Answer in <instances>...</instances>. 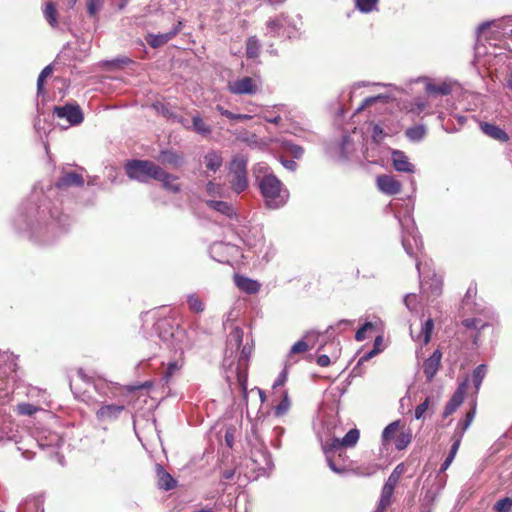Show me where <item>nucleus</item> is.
<instances>
[{"label": "nucleus", "mask_w": 512, "mask_h": 512, "mask_svg": "<svg viewBox=\"0 0 512 512\" xmlns=\"http://www.w3.org/2000/svg\"><path fill=\"white\" fill-rule=\"evenodd\" d=\"M154 179L161 181L165 189L170 190L174 193H177L180 190L179 184L175 182L176 177L166 173L163 169L161 175L159 177H155Z\"/></svg>", "instance_id": "27"}, {"label": "nucleus", "mask_w": 512, "mask_h": 512, "mask_svg": "<svg viewBox=\"0 0 512 512\" xmlns=\"http://www.w3.org/2000/svg\"><path fill=\"white\" fill-rule=\"evenodd\" d=\"M402 228L401 241L405 252L413 258H417L422 251L423 242L410 214L399 219Z\"/></svg>", "instance_id": "3"}, {"label": "nucleus", "mask_w": 512, "mask_h": 512, "mask_svg": "<svg viewBox=\"0 0 512 512\" xmlns=\"http://www.w3.org/2000/svg\"><path fill=\"white\" fill-rule=\"evenodd\" d=\"M181 26L182 23L178 22V24L167 33L149 34L146 41L153 48L160 47L171 40L181 30Z\"/></svg>", "instance_id": "15"}, {"label": "nucleus", "mask_w": 512, "mask_h": 512, "mask_svg": "<svg viewBox=\"0 0 512 512\" xmlns=\"http://www.w3.org/2000/svg\"><path fill=\"white\" fill-rule=\"evenodd\" d=\"M125 170L130 179L143 183L159 177L162 172L160 166L148 160H131L125 165Z\"/></svg>", "instance_id": "4"}, {"label": "nucleus", "mask_w": 512, "mask_h": 512, "mask_svg": "<svg viewBox=\"0 0 512 512\" xmlns=\"http://www.w3.org/2000/svg\"><path fill=\"white\" fill-rule=\"evenodd\" d=\"M387 99H388V97L384 96V95L368 97V98L364 99L362 104L357 108L356 112H360V111L364 110L366 107H369L376 102H387Z\"/></svg>", "instance_id": "45"}, {"label": "nucleus", "mask_w": 512, "mask_h": 512, "mask_svg": "<svg viewBox=\"0 0 512 512\" xmlns=\"http://www.w3.org/2000/svg\"><path fill=\"white\" fill-rule=\"evenodd\" d=\"M442 359L440 350H435L423 363V372L428 381H431L439 370Z\"/></svg>", "instance_id": "14"}, {"label": "nucleus", "mask_w": 512, "mask_h": 512, "mask_svg": "<svg viewBox=\"0 0 512 512\" xmlns=\"http://www.w3.org/2000/svg\"><path fill=\"white\" fill-rule=\"evenodd\" d=\"M512 507V498L505 497L498 500L494 506V509L498 512H508Z\"/></svg>", "instance_id": "48"}, {"label": "nucleus", "mask_w": 512, "mask_h": 512, "mask_svg": "<svg viewBox=\"0 0 512 512\" xmlns=\"http://www.w3.org/2000/svg\"><path fill=\"white\" fill-rule=\"evenodd\" d=\"M463 325L470 329H483L488 325L487 322H482L481 319L478 318H468L463 320Z\"/></svg>", "instance_id": "49"}, {"label": "nucleus", "mask_w": 512, "mask_h": 512, "mask_svg": "<svg viewBox=\"0 0 512 512\" xmlns=\"http://www.w3.org/2000/svg\"><path fill=\"white\" fill-rule=\"evenodd\" d=\"M411 440H412L411 433H401L395 441V446L398 450H403L409 445Z\"/></svg>", "instance_id": "47"}, {"label": "nucleus", "mask_w": 512, "mask_h": 512, "mask_svg": "<svg viewBox=\"0 0 512 512\" xmlns=\"http://www.w3.org/2000/svg\"><path fill=\"white\" fill-rule=\"evenodd\" d=\"M238 381H239L243 391H246V375L239 374Z\"/></svg>", "instance_id": "63"}, {"label": "nucleus", "mask_w": 512, "mask_h": 512, "mask_svg": "<svg viewBox=\"0 0 512 512\" xmlns=\"http://www.w3.org/2000/svg\"><path fill=\"white\" fill-rule=\"evenodd\" d=\"M230 173L233 175L231 180L232 190L240 194L246 190L248 186L247 181V159L243 155H237L232 158L229 164Z\"/></svg>", "instance_id": "6"}, {"label": "nucleus", "mask_w": 512, "mask_h": 512, "mask_svg": "<svg viewBox=\"0 0 512 512\" xmlns=\"http://www.w3.org/2000/svg\"><path fill=\"white\" fill-rule=\"evenodd\" d=\"M155 330L158 337L173 349H181V342L184 338V331L174 326L171 318H161L155 323Z\"/></svg>", "instance_id": "5"}, {"label": "nucleus", "mask_w": 512, "mask_h": 512, "mask_svg": "<svg viewBox=\"0 0 512 512\" xmlns=\"http://www.w3.org/2000/svg\"><path fill=\"white\" fill-rule=\"evenodd\" d=\"M426 134V128L423 125H417L414 127H410L406 130V136L411 141H420L424 138Z\"/></svg>", "instance_id": "34"}, {"label": "nucleus", "mask_w": 512, "mask_h": 512, "mask_svg": "<svg viewBox=\"0 0 512 512\" xmlns=\"http://www.w3.org/2000/svg\"><path fill=\"white\" fill-rule=\"evenodd\" d=\"M206 192L213 198H222L225 196V187L222 184L209 181L206 185Z\"/></svg>", "instance_id": "35"}, {"label": "nucleus", "mask_w": 512, "mask_h": 512, "mask_svg": "<svg viewBox=\"0 0 512 512\" xmlns=\"http://www.w3.org/2000/svg\"><path fill=\"white\" fill-rule=\"evenodd\" d=\"M487 367L484 364L478 365L472 373V380L476 391L480 389L483 379L485 378Z\"/></svg>", "instance_id": "33"}, {"label": "nucleus", "mask_w": 512, "mask_h": 512, "mask_svg": "<svg viewBox=\"0 0 512 512\" xmlns=\"http://www.w3.org/2000/svg\"><path fill=\"white\" fill-rule=\"evenodd\" d=\"M210 254L220 263H229L238 254V248L229 243L215 242L210 246Z\"/></svg>", "instance_id": "10"}, {"label": "nucleus", "mask_w": 512, "mask_h": 512, "mask_svg": "<svg viewBox=\"0 0 512 512\" xmlns=\"http://www.w3.org/2000/svg\"><path fill=\"white\" fill-rule=\"evenodd\" d=\"M54 114L67 122L65 128L79 125L83 121V113L79 106L66 104L64 106L54 107Z\"/></svg>", "instance_id": "9"}, {"label": "nucleus", "mask_w": 512, "mask_h": 512, "mask_svg": "<svg viewBox=\"0 0 512 512\" xmlns=\"http://www.w3.org/2000/svg\"><path fill=\"white\" fill-rule=\"evenodd\" d=\"M442 281L440 277L436 275L431 279V283L429 284V289L431 290V294L434 296H438L441 292Z\"/></svg>", "instance_id": "52"}, {"label": "nucleus", "mask_w": 512, "mask_h": 512, "mask_svg": "<svg viewBox=\"0 0 512 512\" xmlns=\"http://www.w3.org/2000/svg\"><path fill=\"white\" fill-rule=\"evenodd\" d=\"M86 6L89 16L97 18L98 13L104 6V0H86Z\"/></svg>", "instance_id": "41"}, {"label": "nucleus", "mask_w": 512, "mask_h": 512, "mask_svg": "<svg viewBox=\"0 0 512 512\" xmlns=\"http://www.w3.org/2000/svg\"><path fill=\"white\" fill-rule=\"evenodd\" d=\"M37 411V407L29 403H20L17 405V412L21 415L31 416Z\"/></svg>", "instance_id": "51"}, {"label": "nucleus", "mask_w": 512, "mask_h": 512, "mask_svg": "<svg viewBox=\"0 0 512 512\" xmlns=\"http://www.w3.org/2000/svg\"><path fill=\"white\" fill-rule=\"evenodd\" d=\"M350 142L348 137H344L342 144H341V155L344 159L348 158V148H349Z\"/></svg>", "instance_id": "58"}, {"label": "nucleus", "mask_w": 512, "mask_h": 512, "mask_svg": "<svg viewBox=\"0 0 512 512\" xmlns=\"http://www.w3.org/2000/svg\"><path fill=\"white\" fill-rule=\"evenodd\" d=\"M264 119L267 122L273 123V124H278L281 121V117L280 116H275V117L264 116Z\"/></svg>", "instance_id": "62"}, {"label": "nucleus", "mask_w": 512, "mask_h": 512, "mask_svg": "<svg viewBox=\"0 0 512 512\" xmlns=\"http://www.w3.org/2000/svg\"><path fill=\"white\" fill-rule=\"evenodd\" d=\"M460 444H461V440L459 438H454V442L451 446L450 452H449L448 456L446 457L445 461L443 462V464L441 465L440 472H444L449 468V466L453 462V460L458 452Z\"/></svg>", "instance_id": "32"}, {"label": "nucleus", "mask_w": 512, "mask_h": 512, "mask_svg": "<svg viewBox=\"0 0 512 512\" xmlns=\"http://www.w3.org/2000/svg\"><path fill=\"white\" fill-rule=\"evenodd\" d=\"M260 82L257 79L245 76L231 80L227 83V89L235 95H254L258 92Z\"/></svg>", "instance_id": "8"}, {"label": "nucleus", "mask_w": 512, "mask_h": 512, "mask_svg": "<svg viewBox=\"0 0 512 512\" xmlns=\"http://www.w3.org/2000/svg\"><path fill=\"white\" fill-rule=\"evenodd\" d=\"M124 410L123 405L107 404L101 406L96 411V417L99 421H113L116 420L121 412Z\"/></svg>", "instance_id": "16"}, {"label": "nucleus", "mask_w": 512, "mask_h": 512, "mask_svg": "<svg viewBox=\"0 0 512 512\" xmlns=\"http://www.w3.org/2000/svg\"><path fill=\"white\" fill-rule=\"evenodd\" d=\"M52 66L48 65L46 66L39 74L37 79V93L38 95L43 93V86H44V80L51 75L52 73Z\"/></svg>", "instance_id": "44"}, {"label": "nucleus", "mask_w": 512, "mask_h": 512, "mask_svg": "<svg viewBox=\"0 0 512 512\" xmlns=\"http://www.w3.org/2000/svg\"><path fill=\"white\" fill-rule=\"evenodd\" d=\"M426 92L431 95H448L451 93V86L446 82L439 84L427 83Z\"/></svg>", "instance_id": "29"}, {"label": "nucleus", "mask_w": 512, "mask_h": 512, "mask_svg": "<svg viewBox=\"0 0 512 512\" xmlns=\"http://www.w3.org/2000/svg\"><path fill=\"white\" fill-rule=\"evenodd\" d=\"M398 481L399 477L396 476V473H391L384 485L395 488Z\"/></svg>", "instance_id": "61"}, {"label": "nucleus", "mask_w": 512, "mask_h": 512, "mask_svg": "<svg viewBox=\"0 0 512 512\" xmlns=\"http://www.w3.org/2000/svg\"><path fill=\"white\" fill-rule=\"evenodd\" d=\"M235 284L240 290L248 294H255L260 289V284L256 280L241 275L235 276Z\"/></svg>", "instance_id": "22"}, {"label": "nucleus", "mask_w": 512, "mask_h": 512, "mask_svg": "<svg viewBox=\"0 0 512 512\" xmlns=\"http://www.w3.org/2000/svg\"><path fill=\"white\" fill-rule=\"evenodd\" d=\"M314 337L313 333H306L305 336L297 341L289 350V353L286 358V367H291L295 363L299 361V358L296 357V354L304 353L308 351L310 348H313L314 343L312 338Z\"/></svg>", "instance_id": "11"}, {"label": "nucleus", "mask_w": 512, "mask_h": 512, "mask_svg": "<svg viewBox=\"0 0 512 512\" xmlns=\"http://www.w3.org/2000/svg\"><path fill=\"white\" fill-rule=\"evenodd\" d=\"M393 167L398 172L413 173L414 165L409 162L408 157L403 151L394 150L392 152Z\"/></svg>", "instance_id": "17"}, {"label": "nucleus", "mask_w": 512, "mask_h": 512, "mask_svg": "<svg viewBox=\"0 0 512 512\" xmlns=\"http://www.w3.org/2000/svg\"><path fill=\"white\" fill-rule=\"evenodd\" d=\"M298 30L296 23H291L284 15L266 23V35L270 37L292 38L297 35Z\"/></svg>", "instance_id": "7"}, {"label": "nucleus", "mask_w": 512, "mask_h": 512, "mask_svg": "<svg viewBox=\"0 0 512 512\" xmlns=\"http://www.w3.org/2000/svg\"><path fill=\"white\" fill-rule=\"evenodd\" d=\"M379 0H355L356 7L362 13H370L377 9Z\"/></svg>", "instance_id": "37"}, {"label": "nucleus", "mask_w": 512, "mask_h": 512, "mask_svg": "<svg viewBox=\"0 0 512 512\" xmlns=\"http://www.w3.org/2000/svg\"><path fill=\"white\" fill-rule=\"evenodd\" d=\"M416 299H417V296L415 294H408L405 296L404 304L410 311H413L415 309Z\"/></svg>", "instance_id": "56"}, {"label": "nucleus", "mask_w": 512, "mask_h": 512, "mask_svg": "<svg viewBox=\"0 0 512 512\" xmlns=\"http://www.w3.org/2000/svg\"><path fill=\"white\" fill-rule=\"evenodd\" d=\"M378 189L386 195H395L401 191V183L391 175H379L376 179Z\"/></svg>", "instance_id": "13"}, {"label": "nucleus", "mask_w": 512, "mask_h": 512, "mask_svg": "<svg viewBox=\"0 0 512 512\" xmlns=\"http://www.w3.org/2000/svg\"><path fill=\"white\" fill-rule=\"evenodd\" d=\"M158 486L165 491H169L176 486L175 479L162 467L158 468Z\"/></svg>", "instance_id": "25"}, {"label": "nucleus", "mask_w": 512, "mask_h": 512, "mask_svg": "<svg viewBox=\"0 0 512 512\" xmlns=\"http://www.w3.org/2000/svg\"><path fill=\"white\" fill-rule=\"evenodd\" d=\"M375 330V324H373L372 322H366L360 329L357 330L355 334V339L357 341H363L366 338V332Z\"/></svg>", "instance_id": "46"}, {"label": "nucleus", "mask_w": 512, "mask_h": 512, "mask_svg": "<svg viewBox=\"0 0 512 512\" xmlns=\"http://www.w3.org/2000/svg\"><path fill=\"white\" fill-rule=\"evenodd\" d=\"M83 184L84 180L81 175L75 172H70L63 175L57 182L56 186L58 188H62L69 186H82Z\"/></svg>", "instance_id": "23"}, {"label": "nucleus", "mask_w": 512, "mask_h": 512, "mask_svg": "<svg viewBox=\"0 0 512 512\" xmlns=\"http://www.w3.org/2000/svg\"><path fill=\"white\" fill-rule=\"evenodd\" d=\"M480 129L485 135L499 142H507L509 140L508 134L497 125L481 122Z\"/></svg>", "instance_id": "18"}, {"label": "nucleus", "mask_w": 512, "mask_h": 512, "mask_svg": "<svg viewBox=\"0 0 512 512\" xmlns=\"http://www.w3.org/2000/svg\"><path fill=\"white\" fill-rule=\"evenodd\" d=\"M468 380L465 379L457 388V390L452 395L451 399L445 406L443 411V417H448L452 413H454L458 407L463 403L464 397L467 390Z\"/></svg>", "instance_id": "12"}, {"label": "nucleus", "mask_w": 512, "mask_h": 512, "mask_svg": "<svg viewBox=\"0 0 512 512\" xmlns=\"http://www.w3.org/2000/svg\"><path fill=\"white\" fill-rule=\"evenodd\" d=\"M476 415V401L471 403V409L465 415V419L460 421L455 433L454 438H459L462 441L465 431L470 427Z\"/></svg>", "instance_id": "21"}, {"label": "nucleus", "mask_w": 512, "mask_h": 512, "mask_svg": "<svg viewBox=\"0 0 512 512\" xmlns=\"http://www.w3.org/2000/svg\"><path fill=\"white\" fill-rule=\"evenodd\" d=\"M206 203L211 209H213L229 218H232L235 215L233 206L231 204H229L228 202L219 201V200H208Z\"/></svg>", "instance_id": "24"}, {"label": "nucleus", "mask_w": 512, "mask_h": 512, "mask_svg": "<svg viewBox=\"0 0 512 512\" xmlns=\"http://www.w3.org/2000/svg\"><path fill=\"white\" fill-rule=\"evenodd\" d=\"M187 303H188L189 309L195 313H201L204 311V304L196 294L188 295Z\"/></svg>", "instance_id": "39"}, {"label": "nucleus", "mask_w": 512, "mask_h": 512, "mask_svg": "<svg viewBox=\"0 0 512 512\" xmlns=\"http://www.w3.org/2000/svg\"><path fill=\"white\" fill-rule=\"evenodd\" d=\"M282 165L290 171H295L297 169V163L294 160L281 159Z\"/></svg>", "instance_id": "60"}, {"label": "nucleus", "mask_w": 512, "mask_h": 512, "mask_svg": "<svg viewBox=\"0 0 512 512\" xmlns=\"http://www.w3.org/2000/svg\"><path fill=\"white\" fill-rule=\"evenodd\" d=\"M260 53V44L258 39L255 36H251L248 38L246 43V55L248 58L254 59L259 56Z\"/></svg>", "instance_id": "31"}, {"label": "nucleus", "mask_w": 512, "mask_h": 512, "mask_svg": "<svg viewBox=\"0 0 512 512\" xmlns=\"http://www.w3.org/2000/svg\"><path fill=\"white\" fill-rule=\"evenodd\" d=\"M192 130L202 136H208L212 132V128L206 124L199 114H196L192 118Z\"/></svg>", "instance_id": "28"}, {"label": "nucleus", "mask_w": 512, "mask_h": 512, "mask_svg": "<svg viewBox=\"0 0 512 512\" xmlns=\"http://www.w3.org/2000/svg\"><path fill=\"white\" fill-rule=\"evenodd\" d=\"M490 26V22H485L479 25L477 32L478 34L482 33L485 29H487Z\"/></svg>", "instance_id": "64"}, {"label": "nucleus", "mask_w": 512, "mask_h": 512, "mask_svg": "<svg viewBox=\"0 0 512 512\" xmlns=\"http://www.w3.org/2000/svg\"><path fill=\"white\" fill-rule=\"evenodd\" d=\"M433 329L434 322L431 318H428L422 323L421 331L418 334H414L412 327H410V334L415 341H420L423 345H426L431 339Z\"/></svg>", "instance_id": "20"}, {"label": "nucleus", "mask_w": 512, "mask_h": 512, "mask_svg": "<svg viewBox=\"0 0 512 512\" xmlns=\"http://www.w3.org/2000/svg\"><path fill=\"white\" fill-rule=\"evenodd\" d=\"M44 18L53 28L58 27V12L53 2H47L43 10Z\"/></svg>", "instance_id": "26"}, {"label": "nucleus", "mask_w": 512, "mask_h": 512, "mask_svg": "<svg viewBox=\"0 0 512 512\" xmlns=\"http://www.w3.org/2000/svg\"><path fill=\"white\" fill-rule=\"evenodd\" d=\"M216 110L222 115L227 117L228 119L239 121V120H250L252 118L251 115L248 114H236L233 113L220 105L216 106Z\"/></svg>", "instance_id": "40"}, {"label": "nucleus", "mask_w": 512, "mask_h": 512, "mask_svg": "<svg viewBox=\"0 0 512 512\" xmlns=\"http://www.w3.org/2000/svg\"><path fill=\"white\" fill-rule=\"evenodd\" d=\"M203 163L208 171L215 173L223 165L222 154L218 151L210 150L204 155Z\"/></svg>", "instance_id": "19"}, {"label": "nucleus", "mask_w": 512, "mask_h": 512, "mask_svg": "<svg viewBox=\"0 0 512 512\" xmlns=\"http://www.w3.org/2000/svg\"><path fill=\"white\" fill-rule=\"evenodd\" d=\"M398 428H399V421H394L392 423H390L384 430H383V433H382V438H383V441L384 442H388L390 441L392 438H394L396 432L398 431Z\"/></svg>", "instance_id": "43"}, {"label": "nucleus", "mask_w": 512, "mask_h": 512, "mask_svg": "<svg viewBox=\"0 0 512 512\" xmlns=\"http://www.w3.org/2000/svg\"><path fill=\"white\" fill-rule=\"evenodd\" d=\"M359 436L360 433L358 429H351L342 439L333 437L330 443L327 442L322 444L328 466L333 472L337 474H343L346 471V465L337 464L333 454L340 450L342 447L354 446L358 442Z\"/></svg>", "instance_id": "1"}, {"label": "nucleus", "mask_w": 512, "mask_h": 512, "mask_svg": "<svg viewBox=\"0 0 512 512\" xmlns=\"http://www.w3.org/2000/svg\"><path fill=\"white\" fill-rule=\"evenodd\" d=\"M259 188L265 199L266 205L272 209L283 206L289 197L286 189H283L280 180L273 174H267L259 181Z\"/></svg>", "instance_id": "2"}, {"label": "nucleus", "mask_w": 512, "mask_h": 512, "mask_svg": "<svg viewBox=\"0 0 512 512\" xmlns=\"http://www.w3.org/2000/svg\"><path fill=\"white\" fill-rule=\"evenodd\" d=\"M381 351V348H373L371 351L365 353L361 358L359 359V364L370 360L372 357L377 355Z\"/></svg>", "instance_id": "57"}, {"label": "nucleus", "mask_w": 512, "mask_h": 512, "mask_svg": "<svg viewBox=\"0 0 512 512\" xmlns=\"http://www.w3.org/2000/svg\"><path fill=\"white\" fill-rule=\"evenodd\" d=\"M331 363L330 358L326 354L319 355L317 358V364L321 367H327Z\"/></svg>", "instance_id": "59"}, {"label": "nucleus", "mask_w": 512, "mask_h": 512, "mask_svg": "<svg viewBox=\"0 0 512 512\" xmlns=\"http://www.w3.org/2000/svg\"><path fill=\"white\" fill-rule=\"evenodd\" d=\"M429 406V398H426L423 403L418 405L415 409V418L420 419L423 417Z\"/></svg>", "instance_id": "54"}, {"label": "nucleus", "mask_w": 512, "mask_h": 512, "mask_svg": "<svg viewBox=\"0 0 512 512\" xmlns=\"http://www.w3.org/2000/svg\"><path fill=\"white\" fill-rule=\"evenodd\" d=\"M285 149L296 159H300L304 154L303 148L296 144L287 142L285 143Z\"/></svg>", "instance_id": "50"}, {"label": "nucleus", "mask_w": 512, "mask_h": 512, "mask_svg": "<svg viewBox=\"0 0 512 512\" xmlns=\"http://www.w3.org/2000/svg\"><path fill=\"white\" fill-rule=\"evenodd\" d=\"M160 161L165 164H171L174 166H179L182 164L183 159L180 155L173 151H162L159 157Z\"/></svg>", "instance_id": "30"}, {"label": "nucleus", "mask_w": 512, "mask_h": 512, "mask_svg": "<svg viewBox=\"0 0 512 512\" xmlns=\"http://www.w3.org/2000/svg\"><path fill=\"white\" fill-rule=\"evenodd\" d=\"M395 488L384 485L381 492V497L378 503V506L386 509L391 504V498L394 493Z\"/></svg>", "instance_id": "36"}, {"label": "nucleus", "mask_w": 512, "mask_h": 512, "mask_svg": "<svg viewBox=\"0 0 512 512\" xmlns=\"http://www.w3.org/2000/svg\"><path fill=\"white\" fill-rule=\"evenodd\" d=\"M288 368L289 367H286V365L284 366L283 371L278 375L277 379L275 380V382L273 384L274 389L279 386H283L285 384V382L287 381V376H288V372H287Z\"/></svg>", "instance_id": "55"}, {"label": "nucleus", "mask_w": 512, "mask_h": 512, "mask_svg": "<svg viewBox=\"0 0 512 512\" xmlns=\"http://www.w3.org/2000/svg\"><path fill=\"white\" fill-rule=\"evenodd\" d=\"M181 366L182 364L178 361L169 362L165 373V379L169 380L176 372L180 370Z\"/></svg>", "instance_id": "53"}, {"label": "nucleus", "mask_w": 512, "mask_h": 512, "mask_svg": "<svg viewBox=\"0 0 512 512\" xmlns=\"http://www.w3.org/2000/svg\"><path fill=\"white\" fill-rule=\"evenodd\" d=\"M398 131L399 129L396 128L394 130H389V132H384L383 128L380 125L375 124L373 126L372 138L375 142H380L385 136L395 134Z\"/></svg>", "instance_id": "42"}, {"label": "nucleus", "mask_w": 512, "mask_h": 512, "mask_svg": "<svg viewBox=\"0 0 512 512\" xmlns=\"http://www.w3.org/2000/svg\"><path fill=\"white\" fill-rule=\"evenodd\" d=\"M290 405H291V402H290V399L288 396V392L284 391L282 400L274 409L275 415L278 417L285 415L288 412V410L290 409Z\"/></svg>", "instance_id": "38"}]
</instances>
